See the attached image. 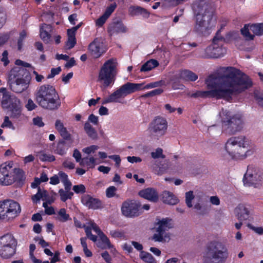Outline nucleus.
<instances>
[{"label":"nucleus","instance_id":"nucleus-43","mask_svg":"<svg viewBox=\"0 0 263 263\" xmlns=\"http://www.w3.org/2000/svg\"><path fill=\"white\" fill-rule=\"evenodd\" d=\"M102 235H100L101 240L103 243L104 246L102 247L103 248H108L110 249L112 247L110 241L108 238L102 232H101Z\"/></svg>","mask_w":263,"mask_h":263},{"label":"nucleus","instance_id":"nucleus-6","mask_svg":"<svg viewBox=\"0 0 263 263\" xmlns=\"http://www.w3.org/2000/svg\"><path fill=\"white\" fill-rule=\"evenodd\" d=\"M158 84V82L151 83L143 86V84L142 83L127 82L110 95L103 102V104L110 102H118L119 99L124 98L127 95L137 91L157 87Z\"/></svg>","mask_w":263,"mask_h":263},{"label":"nucleus","instance_id":"nucleus-45","mask_svg":"<svg viewBox=\"0 0 263 263\" xmlns=\"http://www.w3.org/2000/svg\"><path fill=\"white\" fill-rule=\"evenodd\" d=\"M10 32H6L0 34V46L7 43L10 39Z\"/></svg>","mask_w":263,"mask_h":263},{"label":"nucleus","instance_id":"nucleus-4","mask_svg":"<svg viewBox=\"0 0 263 263\" xmlns=\"http://www.w3.org/2000/svg\"><path fill=\"white\" fill-rule=\"evenodd\" d=\"M30 79V75L26 69L16 67L10 71L8 83L12 91L20 93L28 88Z\"/></svg>","mask_w":263,"mask_h":263},{"label":"nucleus","instance_id":"nucleus-63","mask_svg":"<svg viewBox=\"0 0 263 263\" xmlns=\"http://www.w3.org/2000/svg\"><path fill=\"white\" fill-rule=\"evenodd\" d=\"M63 166L65 168H67L69 170H72L74 168L75 164L73 162L70 161L66 160L63 163Z\"/></svg>","mask_w":263,"mask_h":263},{"label":"nucleus","instance_id":"nucleus-12","mask_svg":"<svg viewBox=\"0 0 263 263\" xmlns=\"http://www.w3.org/2000/svg\"><path fill=\"white\" fill-rule=\"evenodd\" d=\"M223 39L222 37L214 36L213 39L212 44L208 46L204 51L202 57L205 59L218 58L223 57L227 50L220 45L219 42Z\"/></svg>","mask_w":263,"mask_h":263},{"label":"nucleus","instance_id":"nucleus-5","mask_svg":"<svg viewBox=\"0 0 263 263\" xmlns=\"http://www.w3.org/2000/svg\"><path fill=\"white\" fill-rule=\"evenodd\" d=\"M228 257V251L225 245L213 240L206 244L203 260L204 263H224Z\"/></svg>","mask_w":263,"mask_h":263},{"label":"nucleus","instance_id":"nucleus-53","mask_svg":"<svg viewBox=\"0 0 263 263\" xmlns=\"http://www.w3.org/2000/svg\"><path fill=\"white\" fill-rule=\"evenodd\" d=\"M62 69L61 67H58L57 68H52L51 69V72L49 74H48L47 77V79H49L53 78L55 76L60 73Z\"/></svg>","mask_w":263,"mask_h":263},{"label":"nucleus","instance_id":"nucleus-8","mask_svg":"<svg viewBox=\"0 0 263 263\" xmlns=\"http://www.w3.org/2000/svg\"><path fill=\"white\" fill-rule=\"evenodd\" d=\"M118 63L116 59L111 58L104 62L101 67L98 81L105 88L111 86L115 83L118 73Z\"/></svg>","mask_w":263,"mask_h":263},{"label":"nucleus","instance_id":"nucleus-36","mask_svg":"<svg viewBox=\"0 0 263 263\" xmlns=\"http://www.w3.org/2000/svg\"><path fill=\"white\" fill-rule=\"evenodd\" d=\"M250 31L257 35L263 34V23L258 24H252L250 26Z\"/></svg>","mask_w":263,"mask_h":263},{"label":"nucleus","instance_id":"nucleus-54","mask_svg":"<svg viewBox=\"0 0 263 263\" xmlns=\"http://www.w3.org/2000/svg\"><path fill=\"white\" fill-rule=\"evenodd\" d=\"M98 146L95 145H92L90 146L84 148L83 149V152L88 155L91 153H93L96 150L98 149Z\"/></svg>","mask_w":263,"mask_h":263},{"label":"nucleus","instance_id":"nucleus-20","mask_svg":"<svg viewBox=\"0 0 263 263\" xmlns=\"http://www.w3.org/2000/svg\"><path fill=\"white\" fill-rule=\"evenodd\" d=\"M55 128L62 137V140L69 143L73 142L71 135L68 132L67 128L64 126L63 123L60 120L58 119L55 121Z\"/></svg>","mask_w":263,"mask_h":263},{"label":"nucleus","instance_id":"nucleus-52","mask_svg":"<svg viewBox=\"0 0 263 263\" xmlns=\"http://www.w3.org/2000/svg\"><path fill=\"white\" fill-rule=\"evenodd\" d=\"M247 226L250 229L254 231L256 234L259 235H263V228L262 227H256L250 223L248 224Z\"/></svg>","mask_w":263,"mask_h":263},{"label":"nucleus","instance_id":"nucleus-44","mask_svg":"<svg viewBox=\"0 0 263 263\" xmlns=\"http://www.w3.org/2000/svg\"><path fill=\"white\" fill-rule=\"evenodd\" d=\"M117 7V5L115 2L111 4L106 8L103 14H104L105 15L109 17L110 16V15L113 13V12L115 10Z\"/></svg>","mask_w":263,"mask_h":263},{"label":"nucleus","instance_id":"nucleus-32","mask_svg":"<svg viewBox=\"0 0 263 263\" xmlns=\"http://www.w3.org/2000/svg\"><path fill=\"white\" fill-rule=\"evenodd\" d=\"M129 11L130 14L132 16L138 15L140 14L147 15L148 14V13L146 9L140 6L130 7Z\"/></svg>","mask_w":263,"mask_h":263},{"label":"nucleus","instance_id":"nucleus-61","mask_svg":"<svg viewBox=\"0 0 263 263\" xmlns=\"http://www.w3.org/2000/svg\"><path fill=\"white\" fill-rule=\"evenodd\" d=\"M12 126V123L9 120L8 116H5L4 118V122L1 125V127H11Z\"/></svg>","mask_w":263,"mask_h":263},{"label":"nucleus","instance_id":"nucleus-15","mask_svg":"<svg viewBox=\"0 0 263 263\" xmlns=\"http://www.w3.org/2000/svg\"><path fill=\"white\" fill-rule=\"evenodd\" d=\"M13 162H9L0 165V185H9L14 183Z\"/></svg>","mask_w":263,"mask_h":263},{"label":"nucleus","instance_id":"nucleus-58","mask_svg":"<svg viewBox=\"0 0 263 263\" xmlns=\"http://www.w3.org/2000/svg\"><path fill=\"white\" fill-rule=\"evenodd\" d=\"M37 107L36 104L34 103L31 99H29L27 103L26 104V107L28 110L31 111Z\"/></svg>","mask_w":263,"mask_h":263},{"label":"nucleus","instance_id":"nucleus-59","mask_svg":"<svg viewBox=\"0 0 263 263\" xmlns=\"http://www.w3.org/2000/svg\"><path fill=\"white\" fill-rule=\"evenodd\" d=\"M210 204H202V208L201 209V210H200L198 212V214L200 215L207 214L210 210Z\"/></svg>","mask_w":263,"mask_h":263},{"label":"nucleus","instance_id":"nucleus-19","mask_svg":"<svg viewBox=\"0 0 263 263\" xmlns=\"http://www.w3.org/2000/svg\"><path fill=\"white\" fill-rule=\"evenodd\" d=\"M82 203L90 209L98 210L102 208V201L98 198L85 195L81 198Z\"/></svg>","mask_w":263,"mask_h":263},{"label":"nucleus","instance_id":"nucleus-34","mask_svg":"<svg viewBox=\"0 0 263 263\" xmlns=\"http://www.w3.org/2000/svg\"><path fill=\"white\" fill-rule=\"evenodd\" d=\"M48 196L47 191L44 190L42 192L40 187H38L37 192L36 194L32 196V200L33 202L37 203L40 201L41 198H45L46 199Z\"/></svg>","mask_w":263,"mask_h":263},{"label":"nucleus","instance_id":"nucleus-42","mask_svg":"<svg viewBox=\"0 0 263 263\" xmlns=\"http://www.w3.org/2000/svg\"><path fill=\"white\" fill-rule=\"evenodd\" d=\"M195 196L193 191H189L185 193V203L188 208L193 206L192 201L194 199Z\"/></svg>","mask_w":263,"mask_h":263},{"label":"nucleus","instance_id":"nucleus-16","mask_svg":"<svg viewBox=\"0 0 263 263\" xmlns=\"http://www.w3.org/2000/svg\"><path fill=\"white\" fill-rule=\"evenodd\" d=\"M127 28L121 20H114L107 27V32L109 36L119 33H125L127 31Z\"/></svg>","mask_w":263,"mask_h":263},{"label":"nucleus","instance_id":"nucleus-27","mask_svg":"<svg viewBox=\"0 0 263 263\" xmlns=\"http://www.w3.org/2000/svg\"><path fill=\"white\" fill-rule=\"evenodd\" d=\"M162 200L166 204L174 205L177 203L178 199L171 192L165 191L162 194Z\"/></svg>","mask_w":263,"mask_h":263},{"label":"nucleus","instance_id":"nucleus-28","mask_svg":"<svg viewBox=\"0 0 263 263\" xmlns=\"http://www.w3.org/2000/svg\"><path fill=\"white\" fill-rule=\"evenodd\" d=\"M179 77L185 81L194 82L198 79V76L193 71L184 69L180 71Z\"/></svg>","mask_w":263,"mask_h":263},{"label":"nucleus","instance_id":"nucleus-11","mask_svg":"<svg viewBox=\"0 0 263 263\" xmlns=\"http://www.w3.org/2000/svg\"><path fill=\"white\" fill-rule=\"evenodd\" d=\"M21 212L20 204L13 200L0 201V220L9 221L17 217Z\"/></svg>","mask_w":263,"mask_h":263},{"label":"nucleus","instance_id":"nucleus-60","mask_svg":"<svg viewBox=\"0 0 263 263\" xmlns=\"http://www.w3.org/2000/svg\"><path fill=\"white\" fill-rule=\"evenodd\" d=\"M158 234H155L153 235V239L156 241L161 242L163 240L164 232H160V231H157Z\"/></svg>","mask_w":263,"mask_h":263},{"label":"nucleus","instance_id":"nucleus-40","mask_svg":"<svg viewBox=\"0 0 263 263\" xmlns=\"http://www.w3.org/2000/svg\"><path fill=\"white\" fill-rule=\"evenodd\" d=\"M58 219L62 222H66L70 219L69 215L66 213L65 209L62 208L58 212Z\"/></svg>","mask_w":263,"mask_h":263},{"label":"nucleus","instance_id":"nucleus-47","mask_svg":"<svg viewBox=\"0 0 263 263\" xmlns=\"http://www.w3.org/2000/svg\"><path fill=\"white\" fill-rule=\"evenodd\" d=\"M85 232L87 237L90 239L91 240L95 242L97 241V236L95 235H93L91 233V228L89 227H86L85 228Z\"/></svg>","mask_w":263,"mask_h":263},{"label":"nucleus","instance_id":"nucleus-62","mask_svg":"<svg viewBox=\"0 0 263 263\" xmlns=\"http://www.w3.org/2000/svg\"><path fill=\"white\" fill-rule=\"evenodd\" d=\"M108 158L110 159L113 160L116 162V165L117 167H119L120 166L121 163V159L119 155H110L108 156Z\"/></svg>","mask_w":263,"mask_h":263},{"label":"nucleus","instance_id":"nucleus-51","mask_svg":"<svg viewBox=\"0 0 263 263\" xmlns=\"http://www.w3.org/2000/svg\"><path fill=\"white\" fill-rule=\"evenodd\" d=\"M117 189L114 186L108 187L106 190V195L108 198H111L115 196Z\"/></svg>","mask_w":263,"mask_h":263},{"label":"nucleus","instance_id":"nucleus-26","mask_svg":"<svg viewBox=\"0 0 263 263\" xmlns=\"http://www.w3.org/2000/svg\"><path fill=\"white\" fill-rule=\"evenodd\" d=\"M13 169L14 182H15L18 186H22L24 184L26 179L24 172L19 168H13Z\"/></svg>","mask_w":263,"mask_h":263},{"label":"nucleus","instance_id":"nucleus-1","mask_svg":"<svg viewBox=\"0 0 263 263\" xmlns=\"http://www.w3.org/2000/svg\"><path fill=\"white\" fill-rule=\"evenodd\" d=\"M223 69L224 74H212L206 79L207 87L212 90H197L190 96L193 98H216L230 102L233 95L241 93L252 86L251 79L239 69L233 67Z\"/></svg>","mask_w":263,"mask_h":263},{"label":"nucleus","instance_id":"nucleus-46","mask_svg":"<svg viewBox=\"0 0 263 263\" xmlns=\"http://www.w3.org/2000/svg\"><path fill=\"white\" fill-rule=\"evenodd\" d=\"M108 18L109 17L108 16L105 15L104 14H103L101 16L96 20V25L99 27H102Z\"/></svg>","mask_w":263,"mask_h":263},{"label":"nucleus","instance_id":"nucleus-17","mask_svg":"<svg viewBox=\"0 0 263 263\" xmlns=\"http://www.w3.org/2000/svg\"><path fill=\"white\" fill-rule=\"evenodd\" d=\"M261 180V176L257 173H253L250 172L249 167L247 172L244 175L243 178V182L246 186L257 187V185L259 184Z\"/></svg>","mask_w":263,"mask_h":263},{"label":"nucleus","instance_id":"nucleus-10","mask_svg":"<svg viewBox=\"0 0 263 263\" xmlns=\"http://www.w3.org/2000/svg\"><path fill=\"white\" fill-rule=\"evenodd\" d=\"M17 240L14 236L7 233L0 237V257L4 259L12 258L16 254Z\"/></svg>","mask_w":263,"mask_h":263},{"label":"nucleus","instance_id":"nucleus-22","mask_svg":"<svg viewBox=\"0 0 263 263\" xmlns=\"http://www.w3.org/2000/svg\"><path fill=\"white\" fill-rule=\"evenodd\" d=\"M139 195L144 199L154 202L158 200L159 196L157 191L153 188H147L139 192Z\"/></svg>","mask_w":263,"mask_h":263},{"label":"nucleus","instance_id":"nucleus-57","mask_svg":"<svg viewBox=\"0 0 263 263\" xmlns=\"http://www.w3.org/2000/svg\"><path fill=\"white\" fill-rule=\"evenodd\" d=\"M110 234L114 238H121L124 236V232L118 230L110 231Z\"/></svg>","mask_w":263,"mask_h":263},{"label":"nucleus","instance_id":"nucleus-29","mask_svg":"<svg viewBox=\"0 0 263 263\" xmlns=\"http://www.w3.org/2000/svg\"><path fill=\"white\" fill-rule=\"evenodd\" d=\"M172 220L168 218H163L158 222V227L156 231L165 233V231L173 227L172 224L170 222Z\"/></svg>","mask_w":263,"mask_h":263},{"label":"nucleus","instance_id":"nucleus-39","mask_svg":"<svg viewBox=\"0 0 263 263\" xmlns=\"http://www.w3.org/2000/svg\"><path fill=\"white\" fill-rule=\"evenodd\" d=\"M12 98V95H11L10 92L7 94H4L1 101L2 106L4 108L8 109Z\"/></svg>","mask_w":263,"mask_h":263},{"label":"nucleus","instance_id":"nucleus-55","mask_svg":"<svg viewBox=\"0 0 263 263\" xmlns=\"http://www.w3.org/2000/svg\"><path fill=\"white\" fill-rule=\"evenodd\" d=\"M33 123L34 125L37 126L39 127H43L45 125L43 122L42 117H36L33 118Z\"/></svg>","mask_w":263,"mask_h":263},{"label":"nucleus","instance_id":"nucleus-24","mask_svg":"<svg viewBox=\"0 0 263 263\" xmlns=\"http://www.w3.org/2000/svg\"><path fill=\"white\" fill-rule=\"evenodd\" d=\"M235 212L237 218L240 220H245L249 219L251 214V209L242 204H239L235 208Z\"/></svg>","mask_w":263,"mask_h":263},{"label":"nucleus","instance_id":"nucleus-2","mask_svg":"<svg viewBox=\"0 0 263 263\" xmlns=\"http://www.w3.org/2000/svg\"><path fill=\"white\" fill-rule=\"evenodd\" d=\"M195 16L193 32L200 36L209 35L216 25L215 9L209 0H195L192 4Z\"/></svg>","mask_w":263,"mask_h":263},{"label":"nucleus","instance_id":"nucleus-48","mask_svg":"<svg viewBox=\"0 0 263 263\" xmlns=\"http://www.w3.org/2000/svg\"><path fill=\"white\" fill-rule=\"evenodd\" d=\"M72 190L76 194H84L86 192V188L83 184L75 185Z\"/></svg>","mask_w":263,"mask_h":263},{"label":"nucleus","instance_id":"nucleus-35","mask_svg":"<svg viewBox=\"0 0 263 263\" xmlns=\"http://www.w3.org/2000/svg\"><path fill=\"white\" fill-rule=\"evenodd\" d=\"M37 156L39 159L42 162H51L55 160V157L50 154H47L42 151L37 153Z\"/></svg>","mask_w":263,"mask_h":263},{"label":"nucleus","instance_id":"nucleus-13","mask_svg":"<svg viewBox=\"0 0 263 263\" xmlns=\"http://www.w3.org/2000/svg\"><path fill=\"white\" fill-rule=\"evenodd\" d=\"M167 126L166 120L157 116L149 123L148 130L152 136L158 139L166 134Z\"/></svg>","mask_w":263,"mask_h":263},{"label":"nucleus","instance_id":"nucleus-56","mask_svg":"<svg viewBox=\"0 0 263 263\" xmlns=\"http://www.w3.org/2000/svg\"><path fill=\"white\" fill-rule=\"evenodd\" d=\"M1 61L4 63V65L5 66H6L9 64L10 62L8 59V52L7 50H4L3 52Z\"/></svg>","mask_w":263,"mask_h":263},{"label":"nucleus","instance_id":"nucleus-37","mask_svg":"<svg viewBox=\"0 0 263 263\" xmlns=\"http://www.w3.org/2000/svg\"><path fill=\"white\" fill-rule=\"evenodd\" d=\"M59 194L61 200L63 202H65L68 199H71L73 195L72 192L64 191L63 189L59 190Z\"/></svg>","mask_w":263,"mask_h":263},{"label":"nucleus","instance_id":"nucleus-14","mask_svg":"<svg viewBox=\"0 0 263 263\" xmlns=\"http://www.w3.org/2000/svg\"><path fill=\"white\" fill-rule=\"evenodd\" d=\"M121 212L126 217L135 218L141 215L143 211H141V203L139 201L127 200L122 203Z\"/></svg>","mask_w":263,"mask_h":263},{"label":"nucleus","instance_id":"nucleus-41","mask_svg":"<svg viewBox=\"0 0 263 263\" xmlns=\"http://www.w3.org/2000/svg\"><path fill=\"white\" fill-rule=\"evenodd\" d=\"M250 28L247 25H245L243 28L241 29V34L245 37L247 40H253L254 37V34H251L250 32Z\"/></svg>","mask_w":263,"mask_h":263},{"label":"nucleus","instance_id":"nucleus-38","mask_svg":"<svg viewBox=\"0 0 263 263\" xmlns=\"http://www.w3.org/2000/svg\"><path fill=\"white\" fill-rule=\"evenodd\" d=\"M96 159H95L93 157H90L89 158L88 157H84L82 159V162L80 163V164L81 163H84L85 164L88 168H93L96 165Z\"/></svg>","mask_w":263,"mask_h":263},{"label":"nucleus","instance_id":"nucleus-9","mask_svg":"<svg viewBox=\"0 0 263 263\" xmlns=\"http://www.w3.org/2000/svg\"><path fill=\"white\" fill-rule=\"evenodd\" d=\"M220 115L222 128L230 134H235L242 129L243 121L240 115L232 114L229 110L222 109Z\"/></svg>","mask_w":263,"mask_h":263},{"label":"nucleus","instance_id":"nucleus-25","mask_svg":"<svg viewBox=\"0 0 263 263\" xmlns=\"http://www.w3.org/2000/svg\"><path fill=\"white\" fill-rule=\"evenodd\" d=\"M72 143H69L64 140H60L54 150L55 153L63 156L66 153L67 150L71 146Z\"/></svg>","mask_w":263,"mask_h":263},{"label":"nucleus","instance_id":"nucleus-50","mask_svg":"<svg viewBox=\"0 0 263 263\" xmlns=\"http://www.w3.org/2000/svg\"><path fill=\"white\" fill-rule=\"evenodd\" d=\"M163 151L161 148H157L156 149L155 152H153L151 153V156L154 159L159 158H164V156L162 154Z\"/></svg>","mask_w":263,"mask_h":263},{"label":"nucleus","instance_id":"nucleus-64","mask_svg":"<svg viewBox=\"0 0 263 263\" xmlns=\"http://www.w3.org/2000/svg\"><path fill=\"white\" fill-rule=\"evenodd\" d=\"M53 255V257L50 258V263H56L57 262L60 261V253L58 251H56Z\"/></svg>","mask_w":263,"mask_h":263},{"label":"nucleus","instance_id":"nucleus-31","mask_svg":"<svg viewBox=\"0 0 263 263\" xmlns=\"http://www.w3.org/2000/svg\"><path fill=\"white\" fill-rule=\"evenodd\" d=\"M159 62L155 59H151L145 63L141 67L140 71L146 72L151 70L152 69L159 65Z\"/></svg>","mask_w":263,"mask_h":263},{"label":"nucleus","instance_id":"nucleus-49","mask_svg":"<svg viewBox=\"0 0 263 263\" xmlns=\"http://www.w3.org/2000/svg\"><path fill=\"white\" fill-rule=\"evenodd\" d=\"M77 44V40L76 37H68V40L66 43V46L68 49H71L74 47Z\"/></svg>","mask_w":263,"mask_h":263},{"label":"nucleus","instance_id":"nucleus-30","mask_svg":"<svg viewBox=\"0 0 263 263\" xmlns=\"http://www.w3.org/2000/svg\"><path fill=\"white\" fill-rule=\"evenodd\" d=\"M84 129L89 138L92 140L98 139V136L97 131L88 122H86L84 124Z\"/></svg>","mask_w":263,"mask_h":263},{"label":"nucleus","instance_id":"nucleus-7","mask_svg":"<svg viewBox=\"0 0 263 263\" xmlns=\"http://www.w3.org/2000/svg\"><path fill=\"white\" fill-rule=\"evenodd\" d=\"M248 145L245 136L233 137L228 140L225 149L232 159H243L252 153L251 151L242 150L247 148Z\"/></svg>","mask_w":263,"mask_h":263},{"label":"nucleus","instance_id":"nucleus-3","mask_svg":"<svg viewBox=\"0 0 263 263\" xmlns=\"http://www.w3.org/2000/svg\"><path fill=\"white\" fill-rule=\"evenodd\" d=\"M35 96L37 103L44 109L54 111L58 110L61 105L58 92L51 85L40 86L37 88Z\"/></svg>","mask_w":263,"mask_h":263},{"label":"nucleus","instance_id":"nucleus-18","mask_svg":"<svg viewBox=\"0 0 263 263\" xmlns=\"http://www.w3.org/2000/svg\"><path fill=\"white\" fill-rule=\"evenodd\" d=\"M88 49L91 55L95 59L100 58L105 52L103 43L96 39L88 46Z\"/></svg>","mask_w":263,"mask_h":263},{"label":"nucleus","instance_id":"nucleus-23","mask_svg":"<svg viewBox=\"0 0 263 263\" xmlns=\"http://www.w3.org/2000/svg\"><path fill=\"white\" fill-rule=\"evenodd\" d=\"M8 108L10 109L13 118H18L20 116L21 114L20 100L14 95H12Z\"/></svg>","mask_w":263,"mask_h":263},{"label":"nucleus","instance_id":"nucleus-33","mask_svg":"<svg viewBox=\"0 0 263 263\" xmlns=\"http://www.w3.org/2000/svg\"><path fill=\"white\" fill-rule=\"evenodd\" d=\"M140 257L145 263H157L153 255L148 252H140Z\"/></svg>","mask_w":263,"mask_h":263},{"label":"nucleus","instance_id":"nucleus-21","mask_svg":"<svg viewBox=\"0 0 263 263\" xmlns=\"http://www.w3.org/2000/svg\"><path fill=\"white\" fill-rule=\"evenodd\" d=\"M52 30V26L44 23L40 27V35L43 41L48 44L51 41V32Z\"/></svg>","mask_w":263,"mask_h":263}]
</instances>
